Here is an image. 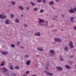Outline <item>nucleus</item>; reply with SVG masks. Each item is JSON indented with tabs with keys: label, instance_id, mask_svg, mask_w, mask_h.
I'll use <instances>...</instances> for the list:
<instances>
[{
	"label": "nucleus",
	"instance_id": "nucleus-1",
	"mask_svg": "<svg viewBox=\"0 0 76 76\" xmlns=\"http://www.w3.org/2000/svg\"><path fill=\"white\" fill-rule=\"evenodd\" d=\"M39 21L38 22L39 24L41 26H44V24H42V23H43V22H44V20L41 19H39Z\"/></svg>",
	"mask_w": 76,
	"mask_h": 76
},
{
	"label": "nucleus",
	"instance_id": "nucleus-2",
	"mask_svg": "<svg viewBox=\"0 0 76 76\" xmlns=\"http://www.w3.org/2000/svg\"><path fill=\"white\" fill-rule=\"evenodd\" d=\"M69 45L71 48H74V46L73 45V42H69Z\"/></svg>",
	"mask_w": 76,
	"mask_h": 76
},
{
	"label": "nucleus",
	"instance_id": "nucleus-3",
	"mask_svg": "<svg viewBox=\"0 0 76 76\" xmlns=\"http://www.w3.org/2000/svg\"><path fill=\"white\" fill-rule=\"evenodd\" d=\"M45 73H46L47 75H48V76H53V74L51 73H49L48 71L45 72Z\"/></svg>",
	"mask_w": 76,
	"mask_h": 76
},
{
	"label": "nucleus",
	"instance_id": "nucleus-4",
	"mask_svg": "<svg viewBox=\"0 0 76 76\" xmlns=\"http://www.w3.org/2000/svg\"><path fill=\"white\" fill-rule=\"evenodd\" d=\"M1 70H3L4 72H7V69L6 68L4 67L1 69Z\"/></svg>",
	"mask_w": 76,
	"mask_h": 76
},
{
	"label": "nucleus",
	"instance_id": "nucleus-5",
	"mask_svg": "<svg viewBox=\"0 0 76 76\" xmlns=\"http://www.w3.org/2000/svg\"><path fill=\"white\" fill-rule=\"evenodd\" d=\"M56 69L58 70H60V71H62L63 70V68L61 67L57 66Z\"/></svg>",
	"mask_w": 76,
	"mask_h": 76
},
{
	"label": "nucleus",
	"instance_id": "nucleus-6",
	"mask_svg": "<svg viewBox=\"0 0 76 76\" xmlns=\"http://www.w3.org/2000/svg\"><path fill=\"white\" fill-rule=\"evenodd\" d=\"M31 61L29 60L26 61V64L27 65H28V66H29V65H30V63H31Z\"/></svg>",
	"mask_w": 76,
	"mask_h": 76
},
{
	"label": "nucleus",
	"instance_id": "nucleus-7",
	"mask_svg": "<svg viewBox=\"0 0 76 76\" xmlns=\"http://www.w3.org/2000/svg\"><path fill=\"white\" fill-rule=\"evenodd\" d=\"M69 13H74V11L73 9H71L69 10Z\"/></svg>",
	"mask_w": 76,
	"mask_h": 76
},
{
	"label": "nucleus",
	"instance_id": "nucleus-8",
	"mask_svg": "<svg viewBox=\"0 0 76 76\" xmlns=\"http://www.w3.org/2000/svg\"><path fill=\"white\" fill-rule=\"evenodd\" d=\"M5 23L6 24H9L10 23V20H6L5 21Z\"/></svg>",
	"mask_w": 76,
	"mask_h": 76
},
{
	"label": "nucleus",
	"instance_id": "nucleus-9",
	"mask_svg": "<svg viewBox=\"0 0 76 76\" xmlns=\"http://www.w3.org/2000/svg\"><path fill=\"white\" fill-rule=\"evenodd\" d=\"M65 67L67 69H70V66H69L67 65H65Z\"/></svg>",
	"mask_w": 76,
	"mask_h": 76
},
{
	"label": "nucleus",
	"instance_id": "nucleus-10",
	"mask_svg": "<svg viewBox=\"0 0 76 76\" xmlns=\"http://www.w3.org/2000/svg\"><path fill=\"white\" fill-rule=\"evenodd\" d=\"M30 4H31L32 6H37V4H35L33 2H30Z\"/></svg>",
	"mask_w": 76,
	"mask_h": 76
},
{
	"label": "nucleus",
	"instance_id": "nucleus-11",
	"mask_svg": "<svg viewBox=\"0 0 76 76\" xmlns=\"http://www.w3.org/2000/svg\"><path fill=\"white\" fill-rule=\"evenodd\" d=\"M18 8L19 9H20L21 10H23V8L22 6H20Z\"/></svg>",
	"mask_w": 76,
	"mask_h": 76
},
{
	"label": "nucleus",
	"instance_id": "nucleus-12",
	"mask_svg": "<svg viewBox=\"0 0 76 76\" xmlns=\"http://www.w3.org/2000/svg\"><path fill=\"white\" fill-rule=\"evenodd\" d=\"M1 53L3 55H6V54H7L8 52H1Z\"/></svg>",
	"mask_w": 76,
	"mask_h": 76
},
{
	"label": "nucleus",
	"instance_id": "nucleus-13",
	"mask_svg": "<svg viewBox=\"0 0 76 76\" xmlns=\"http://www.w3.org/2000/svg\"><path fill=\"white\" fill-rule=\"evenodd\" d=\"M73 19H74V18L73 17L71 18L70 19V21L72 23H74V20H73Z\"/></svg>",
	"mask_w": 76,
	"mask_h": 76
},
{
	"label": "nucleus",
	"instance_id": "nucleus-14",
	"mask_svg": "<svg viewBox=\"0 0 76 76\" xmlns=\"http://www.w3.org/2000/svg\"><path fill=\"white\" fill-rule=\"evenodd\" d=\"M10 69L11 70H13V65H11L10 66Z\"/></svg>",
	"mask_w": 76,
	"mask_h": 76
},
{
	"label": "nucleus",
	"instance_id": "nucleus-15",
	"mask_svg": "<svg viewBox=\"0 0 76 76\" xmlns=\"http://www.w3.org/2000/svg\"><path fill=\"white\" fill-rule=\"evenodd\" d=\"M49 4L51 5H54V1H51L49 2Z\"/></svg>",
	"mask_w": 76,
	"mask_h": 76
},
{
	"label": "nucleus",
	"instance_id": "nucleus-16",
	"mask_svg": "<svg viewBox=\"0 0 76 76\" xmlns=\"http://www.w3.org/2000/svg\"><path fill=\"white\" fill-rule=\"evenodd\" d=\"M50 53L53 54H54L55 53V52L53 50H51L50 51Z\"/></svg>",
	"mask_w": 76,
	"mask_h": 76
},
{
	"label": "nucleus",
	"instance_id": "nucleus-17",
	"mask_svg": "<svg viewBox=\"0 0 76 76\" xmlns=\"http://www.w3.org/2000/svg\"><path fill=\"white\" fill-rule=\"evenodd\" d=\"M33 10L35 12H37L38 10V8H34L33 9Z\"/></svg>",
	"mask_w": 76,
	"mask_h": 76
},
{
	"label": "nucleus",
	"instance_id": "nucleus-18",
	"mask_svg": "<svg viewBox=\"0 0 76 76\" xmlns=\"http://www.w3.org/2000/svg\"><path fill=\"white\" fill-rule=\"evenodd\" d=\"M15 22L16 23H19V20L18 18H16L15 19Z\"/></svg>",
	"mask_w": 76,
	"mask_h": 76
},
{
	"label": "nucleus",
	"instance_id": "nucleus-19",
	"mask_svg": "<svg viewBox=\"0 0 76 76\" xmlns=\"http://www.w3.org/2000/svg\"><path fill=\"white\" fill-rule=\"evenodd\" d=\"M37 50L38 51H42V49H41L40 48H37Z\"/></svg>",
	"mask_w": 76,
	"mask_h": 76
},
{
	"label": "nucleus",
	"instance_id": "nucleus-20",
	"mask_svg": "<svg viewBox=\"0 0 76 76\" xmlns=\"http://www.w3.org/2000/svg\"><path fill=\"white\" fill-rule=\"evenodd\" d=\"M2 63L1 64V66H3L4 65V62L2 61Z\"/></svg>",
	"mask_w": 76,
	"mask_h": 76
},
{
	"label": "nucleus",
	"instance_id": "nucleus-21",
	"mask_svg": "<svg viewBox=\"0 0 76 76\" xmlns=\"http://www.w3.org/2000/svg\"><path fill=\"white\" fill-rule=\"evenodd\" d=\"M60 58H61V61H63V60H64V59L63 57H61V56H60Z\"/></svg>",
	"mask_w": 76,
	"mask_h": 76
},
{
	"label": "nucleus",
	"instance_id": "nucleus-22",
	"mask_svg": "<svg viewBox=\"0 0 76 76\" xmlns=\"http://www.w3.org/2000/svg\"><path fill=\"white\" fill-rule=\"evenodd\" d=\"M15 69H17V70H18L19 69V67L18 66H17L15 67Z\"/></svg>",
	"mask_w": 76,
	"mask_h": 76
},
{
	"label": "nucleus",
	"instance_id": "nucleus-23",
	"mask_svg": "<svg viewBox=\"0 0 76 76\" xmlns=\"http://www.w3.org/2000/svg\"><path fill=\"white\" fill-rule=\"evenodd\" d=\"M11 45L12 48H15V45L14 44H12Z\"/></svg>",
	"mask_w": 76,
	"mask_h": 76
},
{
	"label": "nucleus",
	"instance_id": "nucleus-24",
	"mask_svg": "<svg viewBox=\"0 0 76 76\" xmlns=\"http://www.w3.org/2000/svg\"><path fill=\"white\" fill-rule=\"evenodd\" d=\"M37 36H41V33L39 32H38L37 33Z\"/></svg>",
	"mask_w": 76,
	"mask_h": 76
},
{
	"label": "nucleus",
	"instance_id": "nucleus-25",
	"mask_svg": "<svg viewBox=\"0 0 76 76\" xmlns=\"http://www.w3.org/2000/svg\"><path fill=\"white\" fill-rule=\"evenodd\" d=\"M3 15H2V14L0 15V18L1 19H3Z\"/></svg>",
	"mask_w": 76,
	"mask_h": 76
},
{
	"label": "nucleus",
	"instance_id": "nucleus-26",
	"mask_svg": "<svg viewBox=\"0 0 76 76\" xmlns=\"http://www.w3.org/2000/svg\"><path fill=\"white\" fill-rule=\"evenodd\" d=\"M42 2L43 3H45V4H47L46 0H42Z\"/></svg>",
	"mask_w": 76,
	"mask_h": 76
},
{
	"label": "nucleus",
	"instance_id": "nucleus-27",
	"mask_svg": "<svg viewBox=\"0 0 76 76\" xmlns=\"http://www.w3.org/2000/svg\"><path fill=\"white\" fill-rule=\"evenodd\" d=\"M11 4H12V5H15V1H12Z\"/></svg>",
	"mask_w": 76,
	"mask_h": 76
},
{
	"label": "nucleus",
	"instance_id": "nucleus-28",
	"mask_svg": "<svg viewBox=\"0 0 76 76\" xmlns=\"http://www.w3.org/2000/svg\"><path fill=\"white\" fill-rule=\"evenodd\" d=\"M10 16L12 18H14V15L13 14H11Z\"/></svg>",
	"mask_w": 76,
	"mask_h": 76
},
{
	"label": "nucleus",
	"instance_id": "nucleus-29",
	"mask_svg": "<svg viewBox=\"0 0 76 76\" xmlns=\"http://www.w3.org/2000/svg\"><path fill=\"white\" fill-rule=\"evenodd\" d=\"M61 42V40L60 39H58V42Z\"/></svg>",
	"mask_w": 76,
	"mask_h": 76
},
{
	"label": "nucleus",
	"instance_id": "nucleus-30",
	"mask_svg": "<svg viewBox=\"0 0 76 76\" xmlns=\"http://www.w3.org/2000/svg\"><path fill=\"white\" fill-rule=\"evenodd\" d=\"M64 49L66 51H68V47H66Z\"/></svg>",
	"mask_w": 76,
	"mask_h": 76
},
{
	"label": "nucleus",
	"instance_id": "nucleus-31",
	"mask_svg": "<svg viewBox=\"0 0 76 76\" xmlns=\"http://www.w3.org/2000/svg\"><path fill=\"white\" fill-rule=\"evenodd\" d=\"M73 10L74 12H76V7H74L73 8Z\"/></svg>",
	"mask_w": 76,
	"mask_h": 76
},
{
	"label": "nucleus",
	"instance_id": "nucleus-32",
	"mask_svg": "<svg viewBox=\"0 0 76 76\" xmlns=\"http://www.w3.org/2000/svg\"><path fill=\"white\" fill-rule=\"evenodd\" d=\"M24 57H26V58H28L29 57V56H28V55L27 54H26L24 56Z\"/></svg>",
	"mask_w": 76,
	"mask_h": 76
},
{
	"label": "nucleus",
	"instance_id": "nucleus-33",
	"mask_svg": "<svg viewBox=\"0 0 76 76\" xmlns=\"http://www.w3.org/2000/svg\"><path fill=\"white\" fill-rule=\"evenodd\" d=\"M2 19H6V15H3V17H2Z\"/></svg>",
	"mask_w": 76,
	"mask_h": 76
},
{
	"label": "nucleus",
	"instance_id": "nucleus-34",
	"mask_svg": "<svg viewBox=\"0 0 76 76\" xmlns=\"http://www.w3.org/2000/svg\"><path fill=\"white\" fill-rule=\"evenodd\" d=\"M26 75H28V74H29V71H27L26 72Z\"/></svg>",
	"mask_w": 76,
	"mask_h": 76
},
{
	"label": "nucleus",
	"instance_id": "nucleus-35",
	"mask_svg": "<svg viewBox=\"0 0 76 76\" xmlns=\"http://www.w3.org/2000/svg\"><path fill=\"white\" fill-rule=\"evenodd\" d=\"M54 40L55 42H58V39H55Z\"/></svg>",
	"mask_w": 76,
	"mask_h": 76
},
{
	"label": "nucleus",
	"instance_id": "nucleus-36",
	"mask_svg": "<svg viewBox=\"0 0 76 76\" xmlns=\"http://www.w3.org/2000/svg\"><path fill=\"white\" fill-rule=\"evenodd\" d=\"M11 75L12 76H16V75L15 74L13 73H12L11 74Z\"/></svg>",
	"mask_w": 76,
	"mask_h": 76
},
{
	"label": "nucleus",
	"instance_id": "nucleus-37",
	"mask_svg": "<svg viewBox=\"0 0 76 76\" xmlns=\"http://www.w3.org/2000/svg\"><path fill=\"white\" fill-rule=\"evenodd\" d=\"M42 0H37V2L38 3H41V2Z\"/></svg>",
	"mask_w": 76,
	"mask_h": 76
},
{
	"label": "nucleus",
	"instance_id": "nucleus-38",
	"mask_svg": "<svg viewBox=\"0 0 76 76\" xmlns=\"http://www.w3.org/2000/svg\"><path fill=\"white\" fill-rule=\"evenodd\" d=\"M43 12H44V10H40V13H43Z\"/></svg>",
	"mask_w": 76,
	"mask_h": 76
},
{
	"label": "nucleus",
	"instance_id": "nucleus-39",
	"mask_svg": "<svg viewBox=\"0 0 76 76\" xmlns=\"http://www.w3.org/2000/svg\"><path fill=\"white\" fill-rule=\"evenodd\" d=\"M62 17L64 18V17H65V15L64 14H62L61 15Z\"/></svg>",
	"mask_w": 76,
	"mask_h": 76
},
{
	"label": "nucleus",
	"instance_id": "nucleus-40",
	"mask_svg": "<svg viewBox=\"0 0 76 76\" xmlns=\"http://www.w3.org/2000/svg\"><path fill=\"white\" fill-rule=\"evenodd\" d=\"M24 26H25V27H27V25H26V24H25L23 25Z\"/></svg>",
	"mask_w": 76,
	"mask_h": 76
},
{
	"label": "nucleus",
	"instance_id": "nucleus-41",
	"mask_svg": "<svg viewBox=\"0 0 76 76\" xmlns=\"http://www.w3.org/2000/svg\"><path fill=\"white\" fill-rule=\"evenodd\" d=\"M26 9L27 10H29V7H26Z\"/></svg>",
	"mask_w": 76,
	"mask_h": 76
},
{
	"label": "nucleus",
	"instance_id": "nucleus-42",
	"mask_svg": "<svg viewBox=\"0 0 76 76\" xmlns=\"http://www.w3.org/2000/svg\"><path fill=\"white\" fill-rule=\"evenodd\" d=\"M17 44L18 45H19V44H20V42H19V41H18L17 42Z\"/></svg>",
	"mask_w": 76,
	"mask_h": 76
},
{
	"label": "nucleus",
	"instance_id": "nucleus-43",
	"mask_svg": "<svg viewBox=\"0 0 76 76\" xmlns=\"http://www.w3.org/2000/svg\"><path fill=\"white\" fill-rule=\"evenodd\" d=\"M6 75L7 76H10V75H9V73H7Z\"/></svg>",
	"mask_w": 76,
	"mask_h": 76
},
{
	"label": "nucleus",
	"instance_id": "nucleus-44",
	"mask_svg": "<svg viewBox=\"0 0 76 76\" xmlns=\"http://www.w3.org/2000/svg\"><path fill=\"white\" fill-rule=\"evenodd\" d=\"M20 48L21 49H23V48H24V47H23V46H21V48Z\"/></svg>",
	"mask_w": 76,
	"mask_h": 76
},
{
	"label": "nucleus",
	"instance_id": "nucleus-45",
	"mask_svg": "<svg viewBox=\"0 0 76 76\" xmlns=\"http://www.w3.org/2000/svg\"><path fill=\"white\" fill-rule=\"evenodd\" d=\"M46 69H47V70H48V67H46Z\"/></svg>",
	"mask_w": 76,
	"mask_h": 76
},
{
	"label": "nucleus",
	"instance_id": "nucleus-46",
	"mask_svg": "<svg viewBox=\"0 0 76 76\" xmlns=\"http://www.w3.org/2000/svg\"><path fill=\"white\" fill-rule=\"evenodd\" d=\"M23 15H21V17H23Z\"/></svg>",
	"mask_w": 76,
	"mask_h": 76
},
{
	"label": "nucleus",
	"instance_id": "nucleus-47",
	"mask_svg": "<svg viewBox=\"0 0 76 76\" xmlns=\"http://www.w3.org/2000/svg\"><path fill=\"white\" fill-rule=\"evenodd\" d=\"M46 66H50V65H49V64H47L46 65Z\"/></svg>",
	"mask_w": 76,
	"mask_h": 76
},
{
	"label": "nucleus",
	"instance_id": "nucleus-48",
	"mask_svg": "<svg viewBox=\"0 0 76 76\" xmlns=\"http://www.w3.org/2000/svg\"><path fill=\"white\" fill-rule=\"evenodd\" d=\"M31 76H37L36 75H33Z\"/></svg>",
	"mask_w": 76,
	"mask_h": 76
},
{
	"label": "nucleus",
	"instance_id": "nucleus-49",
	"mask_svg": "<svg viewBox=\"0 0 76 76\" xmlns=\"http://www.w3.org/2000/svg\"><path fill=\"white\" fill-rule=\"evenodd\" d=\"M39 55H37L36 57H39Z\"/></svg>",
	"mask_w": 76,
	"mask_h": 76
},
{
	"label": "nucleus",
	"instance_id": "nucleus-50",
	"mask_svg": "<svg viewBox=\"0 0 76 76\" xmlns=\"http://www.w3.org/2000/svg\"><path fill=\"white\" fill-rule=\"evenodd\" d=\"M74 29H75V30H76V27H74Z\"/></svg>",
	"mask_w": 76,
	"mask_h": 76
},
{
	"label": "nucleus",
	"instance_id": "nucleus-51",
	"mask_svg": "<svg viewBox=\"0 0 76 76\" xmlns=\"http://www.w3.org/2000/svg\"><path fill=\"white\" fill-rule=\"evenodd\" d=\"M35 34V35H37V34H36V33H35V34Z\"/></svg>",
	"mask_w": 76,
	"mask_h": 76
},
{
	"label": "nucleus",
	"instance_id": "nucleus-52",
	"mask_svg": "<svg viewBox=\"0 0 76 76\" xmlns=\"http://www.w3.org/2000/svg\"><path fill=\"white\" fill-rule=\"evenodd\" d=\"M69 57H70V58H72V56H69Z\"/></svg>",
	"mask_w": 76,
	"mask_h": 76
},
{
	"label": "nucleus",
	"instance_id": "nucleus-53",
	"mask_svg": "<svg viewBox=\"0 0 76 76\" xmlns=\"http://www.w3.org/2000/svg\"><path fill=\"white\" fill-rule=\"evenodd\" d=\"M56 1H58V2L59 1H58V0H56Z\"/></svg>",
	"mask_w": 76,
	"mask_h": 76
},
{
	"label": "nucleus",
	"instance_id": "nucleus-54",
	"mask_svg": "<svg viewBox=\"0 0 76 76\" xmlns=\"http://www.w3.org/2000/svg\"><path fill=\"white\" fill-rule=\"evenodd\" d=\"M8 6H9V7H11V5H9Z\"/></svg>",
	"mask_w": 76,
	"mask_h": 76
},
{
	"label": "nucleus",
	"instance_id": "nucleus-55",
	"mask_svg": "<svg viewBox=\"0 0 76 76\" xmlns=\"http://www.w3.org/2000/svg\"><path fill=\"white\" fill-rule=\"evenodd\" d=\"M37 65H35V67H37Z\"/></svg>",
	"mask_w": 76,
	"mask_h": 76
},
{
	"label": "nucleus",
	"instance_id": "nucleus-56",
	"mask_svg": "<svg viewBox=\"0 0 76 76\" xmlns=\"http://www.w3.org/2000/svg\"><path fill=\"white\" fill-rule=\"evenodd\" d=\"M53 20H55V18H53Z\"/></svg>",
	"mask_w": 76,
	"mask_h": 76
},
{
	"label": "nucleus",
	"instance_id": "nucleus-57",
	"mask_svg": "<svg viewBox=\"0 0 76 76\" xmlns=\"http://www.w3.org/2000/svg\"><path fill=\"white\" fill-rule=\"evenodd\" d=\"M53 7V9H55V8H54V7Z\"/></svg>",
	"mask_w": 76,
	"mask_h": 76
},
{
	"label": "nucleus",
	"instance_id": "nucleus-58",
	"mask_svg": "<svg viewBox=\"0 0 76 76\" xmlns=\"http://www.w3.org/2000/svg\"><path fill=\"white\" fill-rule=\"evenodd\" d=\"M46 23H47V24H48V21H46Z\"/></svg>",
	"mask_w": 76,
	"mask_h": 76
},
{
	"label": "nucleus",
	"instance_id": "nucleus-59",
	"mask_svg": "<svg viewBox=\"0 0 76 76\" xmlns=\"http://www.w3.org/2000/svg\"><path fill=\"white\" fill-rule=\"evenodd\" d=\"M23 76H27L26 75H23Z\"/></svg>",
	"mask_w": 76,
	"mask_h": 76
},
{
	"label": "nucleus",
	"instance_id": "nucleus-60",
	"mask_svg": "<svg viewBox=\"0 0 76 76\" xmlns=\"http://www.w3.org/2000/svg\"><path fill=\"white\" fill-rule=\"evenodd\" d=\"M2 13L3 15H4V12H3Z\"/></svg>",
	"mask_w": 76,
	"mask_h": 76
},
{
	"label": "nucleus",
	"instance_id": "nucleus-61",
	"mask_svg": "<svg viewBox=\"0 0 76 76\" xmlns=\"http://www.w3.org/2000/svg\"><path fill=\"white\" fill-rule=\"evenodd\" d=\"M56 18H57V16L56 15Z\"/></svg>",
	"mask_w": 76,
	"mask_h": 76
},
{
	"label": "nucleus",
	"instance_id": "nucleus-62",
	"mask_svg": "<svg viewBox=\"0 0 76 76\" xmlns=\"http://www.w3.org/2000/svg\"><path fill=\"white\" fill-rule=\"evenodd\" d=\"M48 63H49V62H48Z\"/></svg>",
	"mask_w": 76,
	"mask_h": 76
},
{
	"label": "nucleus",
	"instance_id": "nucleus-63",
	"mask_svg": "<svg viewBox=\"0 0 76 76\" xmlns=\"http://www.w3.org/2000/svg\"><path fill=\"white\" fill-rule=\"evenodd\" d=\"M38 26H39V25H38Z\"/></svg>",
	"mask_w": 76,
	"mask_h": 76
}]
</instances>
